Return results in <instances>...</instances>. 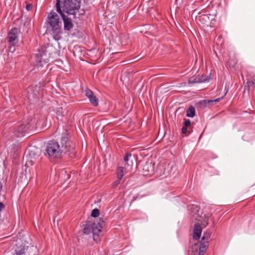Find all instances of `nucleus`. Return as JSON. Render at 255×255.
<instances>
[{
  "instance_id": "obj_1",
  "label": "nucleus",
  "mask_w": 255,
  "mask_h": 255,
  "mask_svg": "<svg viewBox=\"0 0 255 255\" xmlns=\"http://www.w3.org/2000/svg\"><path fill=\"white\" fill-rule=\"evenodd\" d=\"M60 140L61 145L54 140H50L47 143L45 155L50 160L60 159L63 152H72L74 149V147L71 145V143L66 136H63Z\"/></svg>"
},
{
  "instance_id": "obj_2",
  "label": "nucleus",
  "mask_w": 255,
  "mask_h": 255,
  "mask_svg": "<svg viewBox=\"0 0 255 255\" xmlns=\"http://www.w3.org/2000/svg\"><path fill=\"white\" fill-rule=\"evenodd\" d=\"M47 21L50 28L53 38L58 41L61 38L62 33L61 22L56 12L52 11L48 14Z\"/></svg>"
},
{
  "instance_id": "obj_3",
  "label": "nucleus",
  "mask_w": 255,
  "mask_h": 255,
  "mask_svg": "<svg viewBox=\"0 0 255 255\" xmlns=\"http://www.w3.org/2000/svg\"><path fill=\"white\" fill-rule=\"evenodd\" d=\"M80 0H64L63 9L66 13L74 14L80 7Z\"/></svg>"
},
{
  "instance_id": "obj_4",
  "label": "nucleus",
  "mask_w": 255,
  "mask_h": 255,
  "mask_svg": "<svg viewBox=\"0 0 255 255\" xmlns=\"http://www.w3.org/2000/svg\"><path fill=\"white\" fill-rule=\"evenodd\" d=\"M39 150L35 148L28 149L25 153L26 158L25 166L32 165L37 160L39 159Z\"/></svg>"
},
{
  "instance_id": "obj_5",
  "label": "nucleus",
  "mask_w": 255,
  "mask_h": 255,
  "mask_svg": "<svg viewBox=\"0 0 255 255\" xmlns=\"http://www.w3.org/2000/svg\"><path fill=\"white\" fill-rule=\"evenodd\" d=\"M60 0H56V8L57 12H58L62 17L64 23V29L65 30L69 31L73 26L72 20L70 18L67 17L62 10L60 6Z\"/></svg>"
},
{
  "instance_id": "obj_6",
  "label": "nucleus",
  "mask_w": 255,
  "mask_h": 255,
  "mask_svg": "<svg viewBox=\"0 0 255 255\" xmlns=\"http://www.w3.org/2000/svg\"><path fill=\"white\" fill-rule=\"evenodd\" d=\"M35 59L36 65L38 67L42 66L44 64L48 62V58L45 47H41L38 49L37 53H35Z\"/></svg>"
},
{
  "instance_id": "obj_7",
  "label": "nucleus",
  "mask_w": 255,
  "mask_h": 255,
  "mask_svg": "<svg viewBox=\"0 0 255 255\" xmlns=\"http://www.w3.org/2000/svg\"><path fill=\"white\" fill-rule=\"evenodd\" d=\"M27 243L20 239L15 241V244L13 246V249L16 255H23L25 251L28 249Z\"/></svg>"
},
{
  "instance_id": "obj_8",
  "label": "nucleus",
  "mask_w": 255,
  "mask_h": 255,
  "mask_svg": "<svg viewBox=\"0 0 255 255\" xmlns=\"http://www.w3.org/2000/svg\"><path fill=\"white\" fill-rule=\"evenodd\" d=\"M19 30L17 28H12L9 32L7 40L11 45L14 46L18 42Z\"/></svg>"
},
{
  "instance_id": "obj_9",
  "label": "nucleus",
  "mask_w": 255,
  "mask_h": 255,
  "mask_svg": "<svg viewBox=\"0 0 255 255\" xmlns=\"http://www.w3.org/2000/svg\"><path fill=\"white\" fill-rule=\"evenodd\" d=\"M28 128V124L27 123L18 124L14 130L15 135L17 137L23 136Z\"/></svg>"
},
{
  "instance_id": "obj_10",
  "label": "nucleus",
  "mask_w": 255,
  "mask_h": 255,
  "mask_svg": "<svg viewBox=\"0 0 255 255\" xmlns=\"http://www.w3.org/2000/svg\"><path fill=\"white\" fill-rule=\"evenodd\" d=\"M211 79L210 76L206 75H198L197 76H193L189 79V82L190 83H205L209 82Z\"/></svg>"
},
{
  "instance_id": "obj_11",
  "label": "nucleus",
  "mask_w": 255,
  "mask_h": 255,
  "mask_svg": "<svg viewBox=\"0 0 255 255\" xmlns=\"http://www.w3.org/2000/svg\"><path fill=\"white\" fill-rule=\"evenodd\" d=\"M85 96L89 99L90 103L94 107H97L98 105V99L96 96L94 94L93 92L87 89L85 91Z\"/></svg>"
},
{
  "instance_id": "obj_12",
  "label": "nucleus",
  "mask_w": 255,
  "mask_h": 255,
  "mask_svg": "<svg viewBox=\"0 0 255 255\" xmlns=\"http://www.w3.org/2000/svg\"><path fill=\"white\" fill-rule=\"evenodd\" d=\"M103 224L104 223L103 221L101 223H100L98 221L95 222L94 223L92 222V233L94 235L98 234L101 231Z\"/></svg>"
},
{
  "instance_id": "obj_13",
  "label": "nucleus",
  "mask_w": 255,
  "mask_h": 255,
  "mask_svg": "<svg viewBox=\"0 0 255 255\" xmlns=\"http://www.w3.org/2000/svg\"><path fill=\"white\" fill-rule=\"evenodd\" d=\"M202 228L199 223L194 225L193 230V238L195 240L199 239L202 233Z\"/></svg>"
},
{
  "instance_id": "obj_14",
  "label": "nucleus",
  "mask_w": 255,
  "mask_h": 255,
  "mask_svg": "<svg viewBox=\"0 0 255 255\" xmlns=\"http://www.w3.org/2000/svg\"><path fill=\"white\" fill-rule=\"evenodd\" d=\"M208 248V241H205V237H202L199 247V255H204Z\"/></svg>"
},
{
  "instance_id": "obj_15",
  "label": "nucleus",
  "mask_w": 255,
  "mask_h": 255,
  "mask_svg": "<svg viewBox=\"0 0 255 255\" xmlns=\"http://www.w3.org/2000/svg\"><path fill=\"white\" fill-rule=\"evenodd\" d=\"M195 108L192 106H190L186 111V116L190 118H193L195 116Z\"/></svg>"
},
{
  "instance_id": "obj_16",
  "label": "nucleus",
  "mask_w": 255,
  "mask_h": 255,
  "mask_svg": "<svg viewBox=\"0 0 255 255\" xmlns=\"http://www.w3.org/2000/svg\"><path fill=\"white\" fill-rule=\"evenodd\" d=\"M92 222H89L87 223L84 227V232L85 234H89L91 233H92Z\"/></svg>"
},
{
  "instance_id": "obj_17",
  "label": "nucleus",
  "mask_w": 255,
  "mask_h": 255,
  "mask_svg": "<svg viewBox=\"0 0 255 255\" xmlns=\"http://www.w3.org/2000/svg\"><path fill=\"white\" fill-rule=\"evenodd\" d=\"M116 174L118 179L122 180L124 175V168L122 166L118 167L117 169Z\"/></svg>"
},
{
  "instance_id": "obj_18",
  "label": "nucleus",
  "mask_w": 255,
  "mask_h": 255,
  "mask_svg": "<svg viewBox=\"0 0 255 255\" xmlns=\"http://www.w3.org/2000/svg\"><path fill=\"white\" fill-rule=\"evenodd\" d=\"M91 216L96 218L99 216L100 215V212L99 210L98 209H94L91 212Z\"/></svg>"
},
{
  "instance_id": "obj_19",
  "label": "nucleus",
  "mask_w": 255,
  "mask_h": 255,
  "mask_svg": "<svg viewBox=\"0 0 255 255\" xmlns=\"http://www.w3.org/2000/svg\"><path fill=\"white\" fill-rule=\"evenodd\" d=\"M220 98H217V99H216L215 100H208L207 102V103L208 104V105H213V103H218L220 101Z\"/></svg>"
},
{
  "instance_id": "obj_20",
  "label": "nucleus",
  "mask_w": 255,
  "mask_h": 255,
  "mask_svg": "<svg viewBox=\"0 0 255 255\" xmlns=\"http://www.w3.org/2000/svg\"><path fill=\"white\" fill-rule=\"evenodd\" d=\"M247 86L250 88H254L255 85V82L253 81H249L247 83Z\"/></svg>"
},
{
  "instance_id": "obj_21",
  "label": "nucleus",
  "mask_w": 255,
  "mask_h": 255,
  "mask_svg": "<svg viewBox=\"0 0 255 255\" xmlns=\"http://www.w3.org/2000/svg\"><path fill=\"white\" fill-rule=\"evenodd\" d=\"M198 244H195L194 246L192 248V252H197L198 251Z\"/></svg>"
},
{
  "instance_id": "obj_22",
  "label": "nucleus",
  "mask_w": 255,
  "mask_h": 255,
  "mask_svg": "<svg viewBox=\"0 0 255 255\" xmlns=\"http://www.w3.org/2000/svg\"><path fill=\"white\" fill-rule=\"evenodd\" d=\"M121 180H120L119 179H118L117 180H116V181L114 182L112 184V186L113 187H116L117 186H118L120 182H121Z\"/></svg>"
},
{
  "instance_id": "obj_23",
  "label": "nucleus",
  "mask_w": 255,
  "mask_h": 255,
  "mask_svg": "<svg viewBox=\"0 0 255 255\" xmlns=\"http://www.w3.org/2000/svg\"><path fill=\"white\" fill-rule=\"evenodd\" d=\"M211 234L210 233H206V234H204L203 237H205V241H208V240L210 238Z\"/></svg>"
},
{
  "instance_id": "obj_24",
  "label": "nucleus",
  "mask_w": 255,
  "mask_h": 255,
  "mask_svg": "<svg viewBox=\"0 0 255 255\" xmlns=\"http://www.w3.org/2000/svg\"><path fill=\"white\" fill-rule=\"evenodd\" d=\"M184 123L186 127L189 126L191 124L190 121L189 119H184Z\"/></svg>"
},
{
  "instance_id": "obj_25",
  "label": "nucleus",
  "mask_w": 255,
  "mask_h": 255,
  "mask_svg": "<svg viewBox=\"0 0 255 255\" xmlns=\"http://www.w3.org/2000/svg\"><path fill=\"white\" fill-rule=\"evenodd\" d=\"M131 156L130 153H127L126 155L124 157V159L126 162H127L129 160V157Z\"/></svg>"
},
{
  "instance_id": "obj_26",
  "label": "nucleus",
  "mask_w": 255,
  "mask_h": 255,
  "mask_svg": "<svg viewBox=\"0 0 255 255\" xmlns=\"http://www.w3.org/2000/svg\"><path fill=\"white\" fill-rule=\"evenodd\" d=\"M32 8V5L31 4H28L26 5V8L27 10H30Z\"/></svg>"
},
{
  "instance_id": "obj_27",
  "label": "nucleus",
  "mask_w": 255,
  "mask_h": 255,
  "mask_svg": "<svg viewBox=\"0 0 255 255\" xmlns=\"http://www.w3.org/2000/svg\"><path fill=\"white\" fill-rule=\"evenodd\" d=\"M181 129H182V132L183 133H186L187 129V128L186 127H183Z\"/></svg>"
},
{
  "instance_id": "obj_28",
  "label": "nucleus",
  "mask_w": 255,
  "mask_h": 255,
  "mask_svg": "<svg viewBox=\"0 0 255 255\" xmlns=\"http://www.w3.org/2000/svg\"><path fill=\"white\" fill-rule=\"evenodd\" d=\"M4 208V204L0 202V211H2Z\"/></svg>"
},
{
  "instance_id": "obj_29",
  "label": "nucleus",
  "mask_w": 255,
  "mask_h": 255,
  "mask_svg": "<svg viewBox=\"0 0 255 255\" xmlns=\"http://www.w3.org/2000/svg\"><path fill=\"white\" fill-rule=\"evenodd\" d=\"M208 224V222H206L205 224H203V225H204L205 227Z\"/></svg>"
},
{
  "instance_id": "obj_30",
  "label": "nucleus",
  "mask_w": 255,
  "mask_h": 255,
  "mask_svg": "<svg viewBox=\"0 0 255 255\" xmlns=\"http://www.w3.org/2000/svg\"><path fill=\"white\" fill-rule=\"evenodd\" d=\"M64 171H61V174H63Z\"/></svg>"
},
{
  "instance_id": "obj_31",
  "label": "nucleus",
  "mask_w": 255,
  "mask_h": 255,
  "mask_svg": "<svg viewBox=\"0 0 255 255\" xmlns=\"http://www.w3.org/2000/svg\"><path fill=\"white\" fill-rule=\"evenodd\" d=\"M202 16H199V18H200V19L202 18Z\"/></svg>"
},
{
  "instance_id": "obj_32",
  "label": "nucleus",
  "mask_w": 255,
  "mask_h": 255,
  "mask_svg": "<svg viewBox=\"0 0 255 255\" xmlns=\"http://www.w3.org/2000/svg\"><path fill=\"white\" fill-rule=\"evenodd\" d=\"M67 178H69V175H68V174H67Z\"/></svg>"
}]
</instances>
